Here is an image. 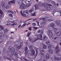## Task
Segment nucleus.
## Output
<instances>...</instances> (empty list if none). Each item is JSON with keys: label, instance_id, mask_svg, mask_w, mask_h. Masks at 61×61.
I'll return each instance as SVG.
<instances>
[{"label": "nucleus", "instance_id": "obj_1", "mask_svg": "<svg viewBox=\"0 0 61 61\" xmlns=\"http://www.w3.org/2000/svg\"><path fill=\"white\" fill-rule=\"evenodd\" d=\"M36 37L35 38H34L35 40L34 41L36 42V41H37V40H42V34H39L36 35Z\"/></svg>", "mask_w": 61, "mask_h": 61}, {"label": "nucleus", "instance_id": "obj_2", "mask_svg": "<svg viewBox=\"0 0 61 61\" xmlns=\"http://www.w3.org/2000/svg\"><path fill=\"white\" fill-rule=\"evenodd\" d=\"M33 46H29V48L30 50H31V52L30 54V55H33L34 56L35 54V51L33 50Z\"/></svg>", "mask_w": 61, "mask_h": 61}, {"label": "nucleus", "instance_id": "obj_3", "mask_svg": "<svg viewBox=\"0 0 61 61\" xmlns=\"http://www.w3.org/2000/svg\"><path fill=\"white\" fill-rule=\"evenodd\" d=\"M20 13L23 16H24L25 17H26L28 15V12L26 11H23V14H22V12L21 11H20Z\"/></svg>", "mask_w": 61, "mask_h": 61}, {"label": "nucleus", "instance_id": "obj_4", "mask_svg": "<svg viewBox=\"0 0 61 61\" xmlns=\"http://www.w3.org/2000/svg\"><path fill=\"white\" fill-rule=\"evenodd\" d=\"M28 49V48H27V47H26L25 48V55L26 56H29V54H30L29 50H28V52H26Z\"/></svg>", "mask_w": 61, "mask_h": 61}, {"label": "nucleus", "instance_id": "obj_5", "mask_svg": "<svg viewBox=\"0 0 61 61\" xmlns=\"http://www.w3.org/2000/svg\"><path fill=\"white\" fill-rule=\"evenodd\" d=\"M40 50L41 52V56L44 57V54L46 52L45 50L42 48H40Z\"/></svg>", "mask_w": 61, "mask_h": 61}, {"label": "nucleus", "instance_id": "obj_6", "mask_svg": "<svg viewBox=\"0 0 61 61\" xmlns=\"http://www.w3.org/2000/svg\"><path fill=\"white\" fill-rule=\"evenodd\" d=\"M47 33L49 35V36L50 38H52V36H53V34L52 33L51 30H49L47 31Z\"/></svg>", "mask_w": 61, "mask_h": 61}, {"label": "nucleus", "instance_id": "obj_7", "mask_svg": "<svg viewBox=\"0 0 61 61\" xmlns=\"http://www.w3.org/2000/svg\"><path fill=\"white\" fill-rule=\"evenodd\" d=\"M41 20H43V21H44L45 22H48V21H50V22H51V21H54V20H52V19H45L44 18H41Z\"/></svg>", "mask_w": 61, "mask_h": 61}, {"label": "nucleus", "instance_id": "obj_8", "mask_svg": "<svg viewBox=\"0 0 61 61\" xmlns=\"http://www.w3.org/2000/svg\"><path fill=\"white\" fill-rule=\"evenodd\" d=\"M20 8L21 9H25L26 8V7L25 5V4H24V3H22L20 6Z\"/></svg>", "mask_w": 61, "mask_h": 61}, {"label": "nucleus", "instance_id": "obj_9", "mask_svg": "<svg viewBox=\"0 0 61 61\" xmlns=\"http://www.w3.org/2000/svg\"><path fill=\"white\" fill-rule=\"evenodd\" d=\"M58 45H57L56 47L55 48V51H56V53H58L59 52H60V50L58 49Z\"/></svg>", "mask_w": 61, "mask_h": 61}, {"label": "nucleus", "instance_id": "obj_10", "mask_svg": "<svg viewBox=\"0 0 61 61\" xmlns=\"http://www.w3.org/2000/svg\"><path fill=\"white\" fill-rule=\"evenodd\" d=\"M43 6H44V7H47V5H48V6H52V5L51 4H46V3H43V4L42 5Z\"/></svg>", "mask_w": 61, "mask_h": 61}, {"label": "nucleus", "instance_id": "obj_11", "mask_svg": "<svg viewBox=\"0 0 61 61\" xmlns=\"http://www.w3.org/2000/svg\"><path fill=\"white\" fill-rule=\"evenodd\" d=\"M15 2V0H13V1H9L8 3V4L9 5H11V3L13 4V5H14Z\"/></svg>", "mask_w": 61, "mask_h": 61}, {"label": "nucleus", "instance_id": "obj_12", "mask_svg": "<svg viewBox=\"0 0 61 61\" xmlns=\"http://www.w3.org/2000/svg\"><path fill=\"white\" fill-rule=\"evenodd\" d=\"M50 25L51 27H52V28H53L54 29H56V28H55L54 27L55 26V25L54 24V23H51L50 24Z\"/></svg>", "mask_w": 61, "mask_h": 61}, {"label": "nucleus", "instance_id": "obj_13", "mask_svg": "<svg viewBox=\"0 0 61 61\" xmlns=\"http://www.w3.org/2000/svg\"><path fill=\"white\" fill-rule=\"evenodd\" d=\"M48 51L50 54H52L53 53V50L52 49L48 50Z\"/></svg>", "mask_w": 61, "mask_h": 61}, {"label": "nucleus", "instance_id": "obj_14", "mask_svg": "<svg viewBox=\"0 0 61 61\" xmlns=\"http://www.w3.org/2000/svg\"><path fill=\"white\" fill-rule=\"evenodd\" d=\"M15 49L14 48H13L12 49L10 50V53L11 54H13L15 52Z\"/></svg>", "mask_w": 61, "mask_h": 61}, {"label": "nucleus", "instance_id": "obj_15", "mask_svg": "<svg viewBox=\"0 0 61 61\" xmlns=\"http://www.w3.org/2000/svg\"><path fill=\"white\" fill-rule=\"evenodd\" d=\"M43 40H48V37L46 36H44L43 37Z\"/></svg>", "mask_w": 61, "mask_h": 61}, {"label": "nucleus", "instance_id": "obj_16", "mask_svg": "<svg viewBox=\"0 0 61 61\" xmlns=\"http://www.w3.org/2000/svg\"><path fill=\"white\" fill-rule=\"evenodd\" d=\"M13 55L15 56H16V57H18V58H19V57H18L17 56H19V54H18L16 52H15L13 54Z\"/></svg>", "mask_w": 61, "mask_h": 61}, {"label": "nucleus", "instance_id": "obj_17", "mask_svg": "<svg viewBox=\"0 0 61 61\" xmlns=\"http://www.w3.org/2000/svg\"><path fill=\"white\" fill-rule=\"evenodd\" d=\"M56 35L58 36H61V32L60 31H59L56 33Z\"/></svg>", "mask_w": 61, "mask_h": 61}, {"label": "nucleus", "instance_id": "obj_18", "mask_svg": "<svg viewBox=\"0 0 61 61\" xmlns=\"http://www.w3.org/2000/svg\"><path fill=\"white\" fill-rule=\"evenodd\" d=\"M1 6H2L3 7V8H5V2H2L1 3Z\"/></svg>", "mask_w": 61, "mask_h": 61}, {"label": "nucleus", "instance_id": "obj_19", "mask_svg": "<svg viewBox=\"0 0 61 61\" xmlns=\"http://www.w3.org/2000/svg\"><path fill=\"white\" fill-rule=\"evenodd\" d=\"M47 24V23L46 22H43L40 24V25H46Z\"/></svg>", "mask_w": 61, "mask_h": 61}, {"label": "nucleus", "instance_id": "obj_20", "mask_svg": "<svg viewBox=\"0 0 61 61\" xmlns=\"http://www.w3.org/2000/svg\"><path fill=\"white\" fill-rule=\"evenodd\" d=\"M9 24L8 23H7V24L6 25H17V23H16V24H15V23H13V24L11 25V23H9Z\"/></svg>", "mask_w": 61, "mask_h": 61}, {"label": "nucleus", "instance_id": "obj_21", "mask_svg": "<svg viewBox=\"0 0 61 61\" xmlns=\"http://www.w3.org/2000/svg\"><path fill=\"white\" fill-rule=\"evenodd\" d=\"M0 14H1V15H3L2 16H4V12H3L2 10H0Z\"/></svg>", "mask_w": 61, "mask_h": 61}, {"label": "nucleus", "instance_id": "obj_22", "mask_svg": "<svg viewBox=\"0 0 61 61\" xmlns=\"http://www.w3.org/2000/svg\"><path fill=\"white\" fill-rule=\"evenodd\" d=\"M30 1L31 0H26L25 2V3L26 4H29Z\"/></svg>", "mask_w": 61, "mask_h": 61}, {"label": "nucleus", "instance_id": "obj_23", "mask_svg": "<svg viewBox=\"0 0 61 61\" xmlns=\"http://www.w3.org/2000/svg\"><path fill=\"white\" fill-rule=\"evenodd\" d=\"M35 51H36V54L35 56L34 57L35 58H36L37 55V54H38V49H36Z\"/></svg>", "mask_w": 61, "mask_h": 61}, {"label": "nucleus", "instance_id": "obj_24", "mask_svg": "<svg viewBox=\"0 0 61 61\" xmlns=\"http://www.w3.org/2000/svg\"><path fill=\"white\" fill-rule=\"evenodd\" d=\"M9 30L8 29H4L3 31L4 32V33H6V32H7L8 31H9Z\"/></svg>", "mask_w": 61, "mask_h": 61}, {"label": "nucleus", "instance_id": "obj_25", "mask_svg": "<svg viewBox=\"0 0 61 61\" xmlns=\"http://www.w3.org/2000/svg\"><path fill=\"white\" fill-rule=\"evenodd\" d=\"M43 48L44 49H46V47H47V46H46V45L45 44L43 43Z\"/></svg>", "mask_w": 61, "mask_h": 61}, {"label": "nucleus", "instance_id": "obj_26", "mask_svg": "<svg viewBox=\"0 0 61 61\" xmlns=\"http://www.w3.org/2000/svg\"><path fill=\"white\" fill-rule=\"evenodd\" d=\"M60 22L59 21H58L56 22V24L57 25H58L60 24Z\"/></svg>", "mask_w": 61, "mask_h": 61}, {"label": "nucleus", "instance_id": "obj_27", "mask_svg": "<svg viewBox=\"0 0 61 61\" xmlns=\"http://www.w3.org/2000/svg\"><path fill=\"white\" fill-rule=\"evenodd\" d=\"M21 47H22V45H20L19 46H18L17 47V50H19V49H20L21 48Z\"/></svg>", "mask_w": 61, "mask_h": 61}, {"label": "nucleus", "instance_id": "obj_28", "mask_svg": "<svg viewBox=\"0 0 61 61\" xmlns=\"http://www.w3.org/2000/svg\"><path fill=\"white\" fill-rule=\"evenodd\" d=\"M46 58L47 59H48L49 58V55L47 54L46 56Z\"/></svg>", "mask_w": 61, "mask_h": 61}, {"label": "nucleus", "instance_id": "obj_29", "mask_svg": "<svg viewBox=\"0 0 61 61\" xmlns=\"http://www.w3.org/2000/svg\"><path fill=\"white\" fill-rule=\"evenodd\" d=\"M4 39L2 37H1L0 39V41H0V43H1L2 42H3V41H4Z\"/></svg>", "mask_w": 61, "mask_h": 61}, {"label": "nucleus", "instance_id": "obj_30", "mask_svg": "<svg viewBox=\"0 0 61 61\" xmlns=\"http://www.w3.org/2000/svg\"><path fill=\"white\" fill-rule=\"evenodd\" d=\"M35 10H36V9H38V5L36 4L35 5Z\"/></svg>", "mask_w": 61, "mask_h": 61}, {"label": "nucleus", "instance_id": "obj_31", "mask_svg": "<svg viewBox=\"0 0 61 61\" xmlns=\"http://www.w3.org/2000/svg\"><path fill=\"white\" fill-rule=\"evenodd\" d=\"M26 23H25L23 24L20 27V28H22V27H25V25H26Z\"/></svg>", "mask_w": 61, "mask_h": 61}, {"label": "nucleus", "instance_id": "obj_32", "mask_svg": "<svg viewBox=\"0 0 61 61\" xmlns=\"http://www.w3.org/2000/svg\"><path fill=\"white\" fill-rule=\"evenodd\" d=\"M8 12L9 13H12V14H14V12H13V11H12L11 10H9L8 11Z\"/></svg>", "mask_w": 61, "mask_h": 61}, {"label": "nucleus", "instance_id": "obj_33", "mask_svg": "<svg viewBox=\"0 0 61 61\" xmlns=\"http://www.w3.org/2000/svg\"><path fill=\"white\" fill-rule=\"evenodd\" d=\"M51 2L52 4H53V5H56V3H55V2L54 1H51Z\"/></svg>", "mask_w": 61, "mask_h": 61}, {"label": "nucleus", "instance_id": "obj_34", "mask_svg": "<svg viewBox=\"0 0 61 61\" xmlns=\"http://www.w3.org/2000/svg\"><path fill=\"white\" fill-rule=\"evenodd\" d=\"M46 44H47V45H49V44H50V42L49 41H46Z\"/></svg>", "mask_w": 61, "mask_h": 61}, {"label": "nucleus", "instance_id": "obj_35", "mask_svg": "<svg viewBox=\"0 0 61 61\" xmlns=\"http://www.w3.org/2000/svg\"><path fill=\"white\" fill-rule=\"evenodd\" d=\"M0 27L1 30H3L4 29V27L2 26L1 25H0Z\"/></svg>", "mask_w": 61, "mask_h": 61}, {"label": "nucleus", "instance_id": "obj_36", "mask_svg": "<svg viewBox=\"0 0 61 61\" xmlns=\"http://www.w3.org/2000/svg\"><path fill=\"white\" fill-rule=\"evenodd\" d=\"M32 19H29V20H25L24 22V21L23 22V23H26V22H27V21H29V20H32Z\"/></svg>", "mask_w": 61, "mask_h": 61}, {"label": "nucleus", "instance_id": "obj_37", "mask_svg": "<svg viewBox=\"0 0 61 61\" xmlns=\"http://www.w3.org/2000/svg\"><path fill=\"white\" fill-rule=\"evenodd\" d=\"M33 10H34L33 9H32L31 10H29V13H31V12H32Z\"/></svg>", "mask_w": 61, "mask_h": 61}, {"label": "nucleus", "instance_id": "obj_38", "mask_svg": "<svg viewBox=\"0 0 61 61\" xmlns=\"http://www.w3.org/2000/svg\"><path fill=\"white\" fill-rule=\"evenodd\" d=\"M51 45H49L48 46V49H50L51 48Z\"/></svg>", "mask_w": 61, "mask_h": 61}, {"label": "nucleus", "instance_id": "obj_39", "mask_svg": "<svg viewBox=\"0 0 61 61\" xmlns=\"http://www.w3.org/2000/svg\"><path fill=\"white\" fill-rule=\"evenodd\" d=\"M30 34H31V33L30 32H29L28 33H27V36H30Z\"/></svg>", "mask_w": 61, "mask_h": 61}, {"label": "nucleus", "instance_id": "obj_40", "mask_svg": "<svg viewBox=\"0 0 61 61\" xmlns=\"http://www.w3.org/2000/svg\"><path fill=\"white\" fill-rule=\"evenodd\" d=\"M9 16L10 17H13V15H12L11 13H10L9 14Z\"/></svg>", "mask_w": 61, "mask_h": 61}, {"label": "nucleus", "instance_id": "obj_41", "mask_svg": "<svg viewBox=\"0 0 61 61\" xmlns=\"http://www.w3.org/2000/svg\"><path fill=\"white\" fill-rule=\"evenodd\" d=\"M29 40L30 41V42H32V39L31 38H30V37H29Z\"/></svg>", "mask_w": 61, "mask_h": 61}, {"label": "nucleus", "instance_id": "obj_42", "mask_svg": "<svg viewBox=\"0 0 61 61\" xmlns=\"http://www.w3.org/2000/svg\"><path fill=\"white\" fill-rule=\"evenodd\" d=\"M31 16H36V14H35V12L33 14H32L31 15Z\"/></svg>", "mask_w": 61, "mask_h": 61}, {"label": "nucleus", "instance_id": "obj_43", "mask_svg": "<svg viewBox=\"0 0 61 61\" xmlns=\"http://www.w3.org/2000/svg\"><path fill=\"white\" fill-rule=\"evenodd\" d=\"M9 8V6L8 5H7L6 6V8L7 9H8Z\"/></svg>", "mask_w": 61, "mask_h": 61}, {"label": "nucleus", "instance_id": "obj_44", "mask_svg": "<svg viewBox=\"0 0 61 61\" xmlns=\"http://www.w3.org/2000/svg\"><path fill=\"white\" fill-rule=\"evenodd\" d=\"M22 60L23 61H28L26 59L23 58L22 59Z\"/></svg>", "mask_w": 61, "mask_h": 61}, {"label": "nucleus", "instance_id": "obj_45", "mask_svg": "<svg viewBox=\"0 0 61 61\" xmlns=\"http://www.w3.org/2000/svg\"><path fill=\"white\" fill-rule=\"evenodd\" d=\"M33 28H34V29H35V30H37L38 28H38L36 27H34Z\"/></svg>", "mask_w": 61, "mask_h": 61}, {"label": "nucleus", "instance_id": "obj_46", "mask_svg": "<svg viewBox=\"0 0 61 61\" xmlns=\"http://www.w3.org/2000/svg\"><path fill=\"white\" fill-rule=\"evenodd\" d=\"M32 25L33 26H36V24L35 23H33L32 24Z\"/></svg>", "mask_w": 61, "mask_h": 61}, {"label": "nucleus", "instance_id": "obj_47", "mask_svg": "<svg viewBox=\"0 0 61 61\" xmlns=\"http://www.w3.org/2000/svg\"><path fill=\"white\" fill-rule=\"evenodd\" d=\"M32 27H30L29 28V30L30 31H31L32 30Z\"/></svg>", "mask_w": 61, "mask_h": 61}, {"label": "nucleus", "instance_id": "obj_48", "mask_svg": "<svg viewBox=\"0 0 61 61\" xmlns=\"http://www.w3.org/2000/svg\"><path fill=\"white\" fill-rule=\"evenodd\" d=\"M44 33V31L43 30H41V31L40 33L41 34H43Z\"/></svg>", "mask_w": 61, "mask_h": 61}, {"label": "nucleus", "instance_id": "obj_49", "mask_svg": "<svg viewBox=\"0 0 61 61\" xmlns=\"http://www.w3.org/2000/svg\"><path fill=\"white\" fill-rule=\"evenodd\" d=\"M3 32L0 30V34H1V35H2V34H3Z\"/></svg>", "mask_w": 61, "mask_h": 61}, {"label": "nucleus", "instance_id": "obj_50", "mask_svg": "<svg viewBox=\"0 0 61 61\" xmlns=\"http://www.w3.org/2000/svg\"><path fill=\"white\" fill-rule=\"evenodd\" d=\"M29 5H25V7H29Z\"/></svg>", "mask_w": 61, "mask_h": 61}, {"label": "nucleus", "instance_id": "obj_51", "mask_svg": "<svg viewBox=\"0 0 61 61\" xmlns=\"http://www.w3.org/2000/svg\"><path fill=\"white\" fill-rule=\"evenodd\" d=\"M39 22H37V25L38 26H40V25H39Z\"/></svg>", "mask_w": 61, "mask_h": 61}, {"label": "nucleus", "instance_id": "obj_52", "mask_svg": "<svg viewBox=\"0 0 61 61\" xmlns=\"http://www.w3.org/2000/svg\"><path fill=\"white\" fill-rule=\"evenodd\" d=\"M41 31V30H38V31L37 32L38 33H40V32Z\"/></svg>", "mask_w": 61, "mask_h": 61}, {"label": "nucleus", "instance_id": "obj_53", "mask_svg": "<svg viewBox=\"0 0 61 61\" xmlns=\"http://www.w3.org/2000/svg\"><path fill=\"white\" fill-rule=\"evenodd\" d=\"M37 18H36L34 19H33V21H35L36 20H37Z\"/></svg>", "mask_w": 61, "mask_h": 61}, {"label": "nucleus", "instance_id": "obj_54", "mask_svg": "<svg viewBox=\"0 0 61 61\" xmlns=\"http://www.w3.org/2000/svg\"><path fill=\"white\" fill-rule=\"evenodd\" d=\"M45 17L46 18H49V17L47 16H46Z\"/></svg>", "mask_w": 61, "mask_h": 61}, {"label": "nucleus", "instance_id": "obj_55", "mask_svg": "<svg viewBox=\"0 0 61 61\" xmlns=\"http://www.w3.org/2000/svg\"><path fill=\"white\" fill-rule=\"evenodd\" d=\"M59 11L60 14L61 15V10H59Z\"/></svg>", "mask_w": 61, "mask_h": 61}, {"label": "nucleus", "instance_id": "obj_56", "mask_svg": "<svg viewBox=\"0 0 61 61\" xmlns=\"http://www.w3.org/2000/svg\"><path fill=\"white\" fill-rule=\"evenodd\" d=\"M8 60H9L10 61H11V59L10 58H7Z\"/></svg>", "mask_w": 61, "mask_h": 61}, {"label": "nucleus", "instance_id": "obj_57", "mask_svg": "<svg viewBox=\"0 0 61 61\" xmlns=\"http://www.w3.org/2000/svg\"><path fill=\"white\" fill-rule=\"evenodd\" d=\"M1 17H2V16L1 15H0V19H1Z\"/></svg>", "mask_w": 61, "mask_h": 61}, {"label": "nucleus", "instance_id": "obj_58", "mask_svg": "<svg viewBox=\"0 0 61 61\" xmlns=\"http://www.w3.org/2000/svg\"><path fill=\"white\" fill-rule=\"evenodd\" d=\"M53 13H55V12H56V10H53Z\"/></svg>", "mask_w": 61, "mask_h": 61}, {"label": "nucleus", "instance_id": "obj_59", "mask_svg": "<svg viewBox=\"0 0 61 61\" xmlns=\"http://www.w3.org/2000/svg\"><path fill=\"white\" fill-rule=\"evenodd\" d=\"M9 41H8L7 43V44H6V45L7 44H9Z\"/></svg>", "mask_w": 61, "mask_h": 61}, {"label": "nucleus", "instance_id": "obj_60", "mask_svg": "<svg viewBox=\"0 0 61 61\" xmlns=\"http://www.w3.org/2000/svg\"><path fill=\"white\" fill-rule=\"evenodd\" d=\"M21 25H19V26H18V28H19L20 26H21Z\"/></svg>", "mask_w": 61, "mask_h": 61}, {"label": "nucleus", "instance_id": "obj_61", "mask_svg": "<svg viewBox=\"0 0 61 61\" xmlns=\"http://www.w3.org/2000/svg\"><path fill=\"white\" fill-rule=\"evenodd\" d=\"M21 45L22 46H23V43H21Z\"/></svg>", "mask_w": 61, "mask_h": 61}, {"label": "nucleus", "instance_id": "obj_62", "mask_svg": "<svg viewBox=\"0 0 61 61\" xmlns=\"http://www.w3.org/2000/svg\"><path fill=\"white\" fill-rule=\"evenodd\" d=\"M57 37H55L54 38V39H56V38H57Z\"/></svg>", "mask_w": 61, "mask_h": 61}, {"label": "nucleus", "instance_id": "obj_63", "mask_svg": "<svg viewBox=\"0 0 61 61\" xmlns=\"http://www.w3.org/2000/svg\"><path fill=\"white\" fill-rule=\"evenodd\" d=\"M24 32H28V30H26L24 31Z\"/></svg>", "mask_w": 61, "mask_h": 61}, {"label": "nucleus", "instance_id": "obj_64", "mask_svg": "<svg viewBox=\"0 0 61 61\" xmlns=\"http://www.w3.org/2000/svg\"><path fill=\"white\" fill-rule=\"evenodd\" d=\"M14 32L13 31H12V32H10V34H12V33H13Z\"/></svg>", "mask_w": 61, "mask_h": 61}]
</instances>
